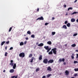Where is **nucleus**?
<instances>
[{
	"label": "nucleus",
	"instance_id": "4",
	"mask_svg": "<svg viewBox=\"0 0 78 78\" xmlns=\"http://www.w3.org/2000/svg\"><path fill=\"white\" fill-rule=\"evenodd\" d=\"M48 59L47 58H44L43 61V63H44V64H47V63H48Z\"/></svg>",
	"mask_w": 78,
	"mask_h": 78
},
{
	"label": "nucleus",
	"instance_id": "38",
	"mask_svg": "<svg viewBox=\"0 0 78 78\" xmlns=\"http://www.w3.org/2000/svg\"><path fill=\"white\" fill-rule=\"evenodd\" d=\"M68 23V21H66L65 22V24H67V23Z\"/></svg>",
	"mask_w": 78,
	"mask_h": 78
},
{
	"label": "nucleus",
	"instance_id": "19",
	"mask_svg": "<svg viewBox=\"0 0 78 78\" xmlns=\"http://www.w3.org/2000/svg\"><path fill=\"white\" fill-rule=\"evenodd\" d=\"M71 58H72L73 59H74V54L73 53L72 54V55L71 56Z\"/></svg>",
	"mask_w": 78,
	"mask_h": 78
},
{
	"label": "nucleus",
	"instance_id": "57",
	"mask_svg": "<svg viewBox=\"0 0 78 78\" xmlns=\"http://www.w3.org/2000/svg\"><path fill=\"white\" fill-rule=\"evenodd\" d=\"M76 52H78V50H76Z\"/></svg>",
	"mask_w": 78,
	"mask_h": 78
},
{
	"label": "nucleus",
	"instance_id": "25",
	"mask_svg": "<svg viewBox=\"0 0 78 78\" xmlns=\"http://www.w3.org/2000/svg\"><path fill=\"white\" fill-rule=\"evenodd\" d=\"M77 13H78V12H73L72 14H71V15H73V14H77Z\"/></svg>",
	"mask_w": 78,
	"mask_h": 78
},
{
	"label": "nucleus",
	"instance_id": "49",
	"mask_svg": "<svg viewBox=\"0 0 78 78\" xmlns=\"http://www.w3.org/2000/svg\"><path fill=\"white\" fill-rule=\"evenodd\" d=\"M26 40H28V37H26Z\"/></svg>",
	"mask_w": 78,
	"mask_h": 78
},
{
	"label": "nucleus",
	"instance_id": "58",
	"mask_svg": "<svg viewBox=\"0 0 78 78\" xmlns=\"http://www.w3.org/2000/svg\"><path fill=\"white\" fill-rule=\"evenodd\" d=\"M6 72V71H5V70L4 69L3 71V72Z\"/></svg>",
	"mask_w": 78,
	"mask_h": 78
},
{
	"label": "nucleus",
	"instance_id": "46",
	"mask_svg": "<svg viewBox=\"0 0 78 78\" xmlns=\"http://www.w3.org/2000/svg\"><path fill=\"white\" fill-rule=\"evenodd\" d=\"M16 76H12V77H11V78H14V77H15Z\"/></svg>",
	"mask_w": 78,
	"mask_h": 78
},
{
	"label": "nucleus",
	"instance_id": "56",
	"mask_svg": "<svg viewBox=\"0 0 78 78\" xmlns=\"http://www.w3.org/2000/svg\"><path fill=\"white\" fill-rule=\"evenodd\" d=\"M68 15V14H67V12L66 14V16H67Z\"/></svg>",
	"mask_w": 78,
	"mask_h": 78
},
{
	"label": "nucleus",
	"instance_id": "54",
	"mask_svg": "<svg viewBox=\"0 0 78 78\" xmlns=\"http://www.w3.org/2000/svg\"><path fill=\"white\" fill-rule=\"evenodd\" d=\"M27 44V42L26 41H25L24 42V44H25H25Z\"/></svg>",
	"mask_w": 78,
	"mask_h": 78
},
{
	"label": "nucleus",
	"instance_id": "22",
	"mask_svg": "<svg viewBox=\"0 0 78 78\" xmlns=\"http://www.w3.org/2000/svg\"><path fill=\"white\" fill-rule=\"evenodd\" d=\"M66 26L68 27H70V23H68L66 24Z\"/></svg>",
	"mask_w": 78,
	"mask_h": 78
},
{
	"label": "nucleus",
	"instance_id": "61",
	"mask_svg": "<svg viewBox=\"0 0 78 78\" xmlns=\"http://www.w3.org/2000/svg\"><path fill=\"white\" fill-rule=\"evenodd\" d=\"M24 36H26L25 35H24Z\"/></svg>",
	"mask_w": 78,
	"mask_h": 78
},
{
	"label": "nucleus",
	"instance_id": "40",
	"mask_svg": "<svg viewBox=\"0 0 78 78\" xmlns=\"http://www.w3.org/2000/svg\"><path fill=\"white\" fill-rule=\"evenodd\" d=\"M12 49H13V48L12 47L10 48L9 50H12Z\"/></svg>",
	"mask_w": 78,
	"mask_h": 78
},
{
	"label": "nucleus",
	"instance_id": "60",
	"mask_svg": "<svg viewBox=\"0 0 78 78\" xmlns=\"http://www.w3.org/2000/svg\"><path fill=\"white\" fill-rule=\"evenodd\" d=\"M71 78H75V77H71Z\"/></svg>",
	"mask_w": 78,
	"mask_h": 78
},
{
	"label": "nucleus",
	"instance_id": "50",
	"mask_svg": "<svg viewBox=\"0 0 78 78\" xmlns=\"http://www.w3.org/2000/svg\"><path fill=\"white\" fill-rule=\"evenodd\" d=\"M39 44V42H37V43H36V45H38Z\"/></svg>",
	"mask_w": 78,
	"mask_h": 78
},
{
	"label": "nucleus",
	"instance_id": "43",
	"mask_svg": "<svg viewBox=\"0 0 78 78\" xmlns=\"http://www.w3.org/2000/svg\"><path fill=\"white\" fill-rule=\"evenodd\" d=\"M42 78H46V76H42Z\"/></svg>",
	"mask_w": 78,
	"mask_h": 78
},
{
	"label": "nucleus",
	"instance_id": "9",
	"mask_svg": "<svg viewBox=\"0 0 78 78\" xmlns=\"http://www.w3.org/2000/svg\"><path fill=\"white\" fill-rule=\"evenodd\" d=\"M11 62L9 64V65L10 66H13V65H14V63H13V60H11L10 61Z\"/></svg>",
	"mask_w": 78,
	"mask_h": 78
},
{
	"label": "nucleus",
	"instance_id": "26",
	"mask_svg": "<svg viewBox=\"0 0 78 78\" xmlns=\"http://www.w3.org/2000/svg\"><path fill=\"white\" fill-rule=\"evenodd\" d=\"M49 55H52L53 54V52L52 51H50L48 53Z\"/></svg>",
	"mask_w": 78,
	"mask_h": 78
},
{
	"label": "nucleus",
	"instance_id": "28",
	"mask_svg": "<svg viewBox=\"0 0 78 78\" xmlns=\"http://www.w3.org/2000/svg\"><path fill=\"white\" fill-rule=\"evenodd\" d=\"M12 28V27H11L10 28L9 30V32H10V31H11Z\"/></svg>",
	"mask_w": 78,
	"mask_h": 78
},
{
	"label": "nucleus",
	"instance_id": "2",
	"mask_svg": "<svg viewBox=\"0 0 78 78\" xmlns=\"http://www.w3.org/2000/svg\"><path fill=\"white\" fill-rule=\"evenodd\" d=\"M56 50H57V48H54L52 49L51 50V51H53L54 54L56 55Z\"/></svg>",
	"mask_w": 78,
	"mask_h": 78
},
{
	"label": "nucleus",
	"instance_id": "17",
	"mask_svg": "<svg viewBox=\"0 0 78 78\" xmlns=\"http://www.w3.org/2000/svg\"><path fill=\"white\" fill-rule=\"evenodd\" d=\"M47 43L49 45H51V41H48Z\"/></svg>",
	"mask_w": 78,
	"mask_h": 78
},
{
	"label": "nucleus",
	"instance_id": "8",
	"mask_svg": "<svg viewBox=\"0 0 78 78\" xmlns=\"http://www.w3.org/2000/svg\"><path fill=\"white\" fill-rule=\"evenodd\" d=\"M54 62V60L53 59H50L48 61V63H53Z\"/></svg>",
	"mask_w": 78,
	"mask_h": 78
},
{
	"label": "nucleus",
	"instance_id": "34",
	"mask_svg": "<svg viewBox=\"0 0 78 78\" xmlns=\"http://www.w3.org/2000/svg\"><path fill=\"white\" fill-rule=\"evenodd\" d=\"M39 70H40V69H39V68H38L36 69V71L37 72H38V71H39Z\"/></svg>",
	"mask_w": 78,
	"mask_h": 78
},
{
	"label": "nucleus",
	"instance_id": "39",
	"mask_svg": "<svg viewBox=\"0 0 78 78\" xmlns=\"http://www.w3.org/2000/svg\"><path fill=\"white\" fill-rule=\"evenodd\" d=\"M74 76H78V74H77V73L75 74L74 75Z\"/></svg>",
	"mask_w": 78,
	"mask_h": 78
},
{
	"label": "nucleus",
	"instance_id": "7",
	"mask_svg": "<svg viewBox=\"0 0 78 78\" xmlns=\"http://www.w3.org/2000/svg\"><path fill=\"white\" fill-rule=\"evenodd\" d=\"M47 70L51 72V68L50 67V66H48L47 68Z\"/></svg>",
	"mask_w": 78,
	"mask_h": 78
},
{
	"label": "nucleus",
	"instance_id": "45",
	"mask_svg": "<svg viewBox=\"0 0 78 78\" xmlns=\"http://www.w3.org/2000/svg\"><path fill=\"white\" fill-rule=\"evenodd\" d=\"M9 41H8L6 42V44H9Z\"/></svg>",
	"mask_w": 78,
	"mask_h": 78
},
{
	"label": "nucleus",
	"instance_id": "30",
	"mask_svg": "<svg viewBox=\"0 0 78 78\" xmlns=\"http://www.w3.org/2000/svg\"><path fill=\"white\" fill-rule=\"evenodd\" d=\"M27 34H31V32L30 31H28L27 32Z\"/></svg>",
	"mask_w": 78,
	"mask_h": 78
},
{
	"label": "nucleus",
	"instance_id": "52",
	"mask_svg": "<svg viewBox=\"0 0 78 78\" xmlns=\"http://www.w3.org/2000/svg\"><path fill=\"white\" fill-rule=\"evenodd\" d=\"M66 6H67L66 5H64V7H65V8H66Z\"/></svg>",
	"mask_w": 78,
	"mask_h": 78
},
{
	"label": "nucleus",
	"instance_id": "20",
	"mask_svg": "<svg viewBox=\"0 0 78 78\" xmlns=\"http://www.w3.org/2000/svg\"><path fill=\"white\" fill-rule=\"evenodd\" d=\"M5 43V41H4L3 42H2L1 44V46H2V45H3Z\"/></svg>",
	"mask_w": 78,
	"mask_h": 78
},
{
	"label": "nucleus",
	"instance_id": "42",
	"mask_svg": "<svg viewBox=\"0 0 78 78\" xmlns=\"http://www.w3.org/2000/svg\"><path fill=\"white\" fill-rule=\"evenodd\" d=\"M76 56H77L76 57V59H78V54H76Z\"/></svg>",
	"mask_w": 78,
	"mask_h": 78
},
{
	"label": "nucleus",
	"instance_id": "37",
	"mask_svg": "<svg viewBox=\"0 0 78 78\" xmlns=\"http://www.w3.org/2000/svg\"><path fill=\"white\" fill-rule=\"evenodd\" d=\"M37 12H39V8H37Z\"/></svg>",
	"mask_w": 78,
	"mask_h": 78
},
{
	"label": "nucleus",
	"instance_id": "24",
	"mask_svg": "<svg viewBox=\"0 0 78 78\" xmlns=\"http://www.w3.org/2000/svg\"><path fill=\"white\" fill-rule=\"evenodd\" d=\"M70 9H71V10H72V9H73V8L72 7L69 8L68 9V11H69Z\"/></svg>",
	"mask_w": 78,
	"mask_h": 78
},
{
	"label": "nucleus",
	"instance_id": "47",
	"mask_svg": "<svg viewBox=\"0 0 78 78\" xmlns=\"http://www.w3.org/2000/svg\"><path fill=\"white\" fill-rule=\"evenodd\" d=\"M63 64H64V65H66V62H64L63 63Z\"/></svg>",
	"mask_w": 78,
	"mask_h": 78
},
{
	"label": "nucleus",
	"instance_id": "13",
	"mask_svg": "<svg viewBox=\"0 0 78 78\" xmlns=\"http://www.w3.org/2000/svg\"><path fill=\"white\" fill-rule=\"evenodd\" d=\"M71 22H75V19L74 18H72L71 20Z\"/></svg>",
	"mask_w": 78,
	"mask_h": 78
},
{
	"label": "nucleus",
	"instance_id": "32",
	"mask_svg": "<svg viewBox=\"0 0 78 78\" xmlns=\"http://www.w3.org/2000/svg\"><path fill=\"white\" fill-rule=\"evenodd\" d=\"M77 35H78V34L77 33L74 34L73 35V36H77Z\"/></svg>",
	"mask_w": 78,
	"mask_h": 78
},
{
	"label": "nucleus",
	"instance_id": "21",
	"mask_svg": "<svg viewBox=\"0 0 78 78\" xmlns=\"http://www.w3.org/2000/svg\"><path fill=\"white\" fill-rule=\"evenodd\" d=\"M20 46H22V45H23L24 43L23 42H21L20 44Z\"/></svg>",
	"mask_w": 78,
	"mask_h": 78
},
{
	"label": "nucleus",
	"instance_id": "41",
	"mask_svg": "<svg viewBox=\"0 0 78 78\" xmlns=\"http://www.w3.org/2000/svg\"><path fill=\"white\" fill-rule=\"evenodd\" d=\"M7 54H8V53H7V52H5V56H7Z\"/></svg>",
	"mask_w": 78,
	"mask_h": 78
},
{
	"label": "nucleus",
	"instance_id": "29",
	"mask_svg": "<svg viewBox=\"0 0 78 78\" xmlns=\"http://www.w3.org/2000/svg\"><path fill=\"white\" fill-rule=\"evenodd\" d=\"M71 46L73 47H76V45L75 44H72Z\"/></svg>",
	"mask_w": 78,
	"mask_h": 78
},
{
	"label": "nucleus",
	"instance_id": "6",
	"mask_svg": "<svg viewBox=\"0 0 78 78\" xmlns=\"http://www.w3.org/2000/svg\"><path fill=\"white\" fill-rule=\"evenodd\" d=\"M44 20V18H43V17L41 16V17L38 18L37 20Z\"/></svg>",
	"mask_w": 78,
	"mask_h": 78
},
{
	"label": "nucleus",
	"instance_id": "44",
	"mask_svg": "<svg viewBox=\"0 0 78 78\" xmlns=\"http://www.w3.org/2000/svg\"><path fill=\"white\" fill-rule=\"evenodd\" d=\"M48 23H45V25H48Z\"/></svg>",
	"mask_w": 78,
	"mask_h": 78
},
{
	"label": "nucleus",
	"instance_id": "23",
	"mask_svg": "<svg viewBox=\"0 0 78 78\" xmlns=\"http://www.w3.org/2000/svg\"><path fill=\"white\" fill-rule=\"evenodd\" d=\"M51 76V74H49L47 75V77L48 78H49V77H50V76Z\"/></svg>",
	"mask_w": 78,
	"mask_h": 78
},
{
	"label": "nucleus",
	"instance_id": "31",
	"mask_svg": "<svg viewBox=\"0 0 78 78\" xmlns=\"http://www.w3.org/2000/svg\"><path fill=\"white\" fill-rule=\"evenodd\" d=\"M52 35H55L56 34V32H52Z\"/></svg>",
	"mask_w": 78,
	"mask_h": 78
},
{
	"label": "nucleus",
	"instance_id": "55",
	"mask_svg": "<svg viewBox=\"0 0 78 78\" xmlns=\"http://www.w3.org/2000/svg\"><path fill=\"white\" fill-rule=\"evenodd\" d=\"M5 49L6 50H7V46L5 47Z\"/></svg>",
	"mask_w": 78,
	"mask_h": 78
},
{
	"label": "nucleus",
	"instance_id": "15",
	"mask_svg": "<svg viewBox=\"0 0 78 78\" xmlns=\"http://www.w3.org/2000/svg\"><path fill=\"white\" fill-rule=\"evenodd\" d=\"M16 63H15L13 66V69H16Z\"/></svg>",
	"mask_w": 78,
	"mask_h": 78
},
{
	"label": "nucleus",
	"instance_id": "27",
	"mask_svg": "<svg viewBox=\"0 0 78 78\" xmlns=\"http://www.w3.org/2000/svg\"><path fill=\"white\" fill-rule=\"evenodd\" d=\"M33 56V55L32 54H30L29 55V58H31Z\"/></svg>",
	"mask_w": 78,
	"mask_h": 78
},
{
	"label": "nucleus",
	"instance_id": "18",
	"mask_svg": "<svg viewBox=\"0 0 78 78\" xmlns=\"http://www.w3.org/2000/svg\"><path fill=\"white\" fill-rule=\"evenodd\" d=\"M34 57H32L31 58V60L30 61V62H33V60H34Z\"/></svg>",
	"mask_w": 78,
	"mask_h": 78
},
{
	"label": "nucleus",
	"instance_id": "16",
	"mask_svg": "<svg viewBox=\"0 0 78 78\" xmlns=\"http://www.w3.org/2000/svg\"><path fill=\"white\" fill-rule=\"evenodd\" d=\"M42 55H40L39 58V60H42Z\"/></svg>",
	"mask_w": 78,
	"mask_h": 78
},
{
	"label": "nucleus",
	"instance_id": "14",
	"mask_svg": "<svg viewBox=\"0 0 78 78\" xmlns=\"http://www.w3.org/2000/svg\"><path fill=\"white\" fill-rule=\"evenodd\" d=\"M62 28H64V29H67V26H66V25H64L62 27Z\"/></svg>",
	"mask_w": 78,
	"mask_h": 78
},
{
	"label": "nucleus",
	"instance_id": "59",
	"mask_svg": "<svg viewBox=\"0 0 78 78\" xmlns=\"http://www.w3.org/2000/svg\"><path fill=\"white\" fill-rule=\"evenodd\" d=\"M77 22H78V19L76 20Z\"/></svg>",
	"mask_w": 78,
	"mask_h": 78
},
{
	"label": "nucleus",
	"instance_id": "1",
	"mask_svg": "<svg viewBox=\"0 0 78 78\" xmlns=\"http://www.w3.org/2000/svg\"><path fill=\"white\" fill-rule=\"evenodd\" d=\"M44 48H45V49L46 50H47V52L48 53V52L50 51V50H51V48H49L48 46H47L46 47L44 46Z\"/></svg>",
	"mask_w": 78,
	"mask_h": 78
},
{
	"label": "nucleus",
	"instance_id": "48",
	"mask_svg": "<svg viewBox=\"0 0 78 78\" xmlns=\"http://www.w3.org/2000/svg\"><path fill=\"white\" fill-rule=\"evenodd\" d=\"M55 20V17H53L52 18V20Z\"/></svg>",
	"mask_w": 78,
	"mask_h": 78
},
{
	"label": "nucleus",
	"instance_id": "51",
	"mask_svg": "<svg viewBox=\"0 0 78 78\" xmlns=\"http://www.w3.org/2000/svg\"><path fill=\"white\" fill-rule=\"evenodd\" d=\"M77 2V0H75V1H74V3H76Z\"/></svg>",
	"mask_w": 78,
	"mask_h": 78
},
{
	"label": "nucleus",
	"instance_id": "36",
	"mask_svg": "<svg viewBox=\"0 0 78 78\" xmlns=\"http://www.w3.org/2000/svg\"><path fill=\"white\" fill-rule=\"evenodd\" d=\"M31 37H33V38H34V37H35L34 35H32L31 36Z\"/></svg>",
	"mask_w": 78,
	"mask_h": 78
},
{
	"label": "nucleus",
	"instance_id": "11",
	"mask_svg": "<svg viewBox=\"0 0 78 78\" xmlns=\"http://www.w3.org/2000/svg\"><path fill=\"white\" fill-rule=\"evenodd\" d=\"M43 45L44 44L42 43H40L38 45V46H39V47H42Z\"/></svg>",
	"mask_w": 78,
	"mask_h": 78
},
{
	"label": "nucleus",
	"instance_id": "5",
	"mask_svg": "<svg viewBox=\"0 0 78 78\" xmlns=\"http://www.w3.org/2000/svg\"><path fill=\"white\" fill-rule=\"evenodd\" d=\"M64 61H65V59H64V58H63L62 59L61 58L59 59V62H62H62H64Z\"/></svg>",
	"mask_w": 78,
	"mask_h": 78
},
{
	"label": "nucleus",
	"instance_id": "10",
	"mask_svg": "<svg viewBox=\"0 0 78 78\" xmlns=\"http://www.w3.org/2000/svg\"><path fill=\"white\" fill-rule=\"evenodd\" d=\"M65 73L66 74V75L68 76L69 74V72L67 70H66L65 72Z\"/></svg>",
	"mask_w": 78,
	"mask_h": 78
},
{
	"label": "nucleus",
	"instance_id": "3",
	"mask_svg": "<svg viewBox=\"0 0 78 78\" xmlns=\"http://www.w3.org/2000/svg\"><path fill=\"white\" fill-rule=\"evenodd\" d=\"M19 56L20 57H21V58H24L25 57V53L22 52L20 54Z\"/></svg>",
	"mask_w": 78,
	"mask_h": 78
},
{
	"label": "nucleus",
	"instance_id": "53",
	"mask_svg": "<svg viewBox=\"0 0 78 78\" xmlns=\"http://www.w3.org/2000/svg\"><path fill=\"white\" fill-rule=\"evenodd\" d=\"M64 46H67V44H66L64 45Z\"/></svg>",
	"mask_w": 78,
	"mask_h": 78
},
{
	"label": "nucleus",
	"instance_id": "12",
	"mask_svg": "<svg viewBox=\"0 0 78 78\" xmlns=\"http://www.w3.org/2000/svg\"><path fill=\"white\" fill-rule=\"evenodd\" d=\"M10 73H14V70L13 69H11L9 71Z\"/></svg>",
	"mask_w": 78,
	"mask_h": 78
},
{
	"label": "nucleus",
	"instance_id": "35",
	"mask_svg": "<svg viewBox=\"0 0 78 78\" xmlns=\"http://www.w3.org/2000/svg\"><path fill=\"white\" fill-rule=\"evenodd\" d=\"M78 61H74L73 63L74 64H76V63H78Z\"/></svg>",
	"mask_w": 78,
	"mask_h": 78
},
{
	"label": "nucleus",
	"instance_id": "33",
	"mask_svg": "<svg viewBox=\"0 0 78 78\" xmlns=\"http://www.w3.org/2000/svg\"><path fill=\"white\" fill-rule=\"evenodd\" d=\"M74 70H75V72H77V71H78V68H77V69H76V68L74 69Z\"/></svg>",
	"mask_w": 78,
	"mask_h": 78
}]
</instances>
